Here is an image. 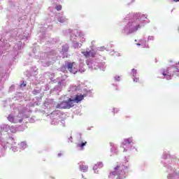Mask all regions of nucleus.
<instances>
[{
    "label": "nucleus",
    "mask_w": 179,
    "mask_h": 179,
    "mask_svg": "<svg viewBox=\"0 0 179 179\" xmlns=\"http://www.w3.org/2000/svg\"><path fill=\"white\" fill-rule=\"evenodd\" d=\"M55 9H56V10H62V6H61V5H56Z\"/></svg>",
    "instance_id": "12"
},
{
    "label": "nucleus",
    "mask_w": 179,
    "mask_h": 179,
    "mask_svg": "<svg viewBox=\"0 0 179 179\" xmlns=\"http://www.w3.org/2000/svg\"><path fill=\"white\" fill-rule=\"evenodd\" d=\"M86 143H87V142H84V143H78L77 145L78 148H81V149H83V147L84 146H86Z\"/></svg>",
    "instance_id": "10"
},
{
    "label": "nucleus",
    "mask_w": 179,
    "mask_h": 179,
    "mask_svg": "<svg viewBox=\"0 0 179 179\" xmlns=\"http://www.w3.org/2000/svg\"><path fill=\"white\" fill-rule=\"evenodd\" d=\"M103 164L102 162H98L97 164H96L94 166V168L93 169L94 170H97V169H101L103 167Z\"/></svg>",
    "instance_id": "6"
},
{
    "label": "nucleus",
    "mask_w": 179,
    "mask_h": 179,
    "mask_svg": "<svg viewBox=\"0 0 179 179\" xmlns=\"http://www.w3.org/2000/svg\"><path fill=\"white\" fill-rule=\"evenodd\" d=\"M88 167L87 166L83 165L80 167V170L83 173H86L87 171Z\"/></svg>",
    "instance_id": "8"
},
{
    "label": "nucleus",
    "mask_w": 179,
    "mask_h": 179,
    "mask_svg": "<svg viewBox=\"0 0 179 179\" xmlns=\"http://www.w3.org/2000/svg\"><path fill=\"white\" fill-rule=\"evenodd\" d=\"M58 22H59V23H65V22H66V18L64 17H60L58 18Z\"/></svg>",
    "instance_id": "9"
},
{
    "label": "nucleus",
    "mask_w": 179,
    "mask_h": 179,
    "mask_svg": "<svg viewBox=\"0 0 179 179\" xmlns=\"http://www.w3.org/2000/svg\"><path fill=\"white\" fill-rule=\"evenodd\" d=\"M127 143H129H129H131V142L129 141V139L124 140V142L122 143V145L124 146V145H127Z\"/></svg>",
    "instance_id": "14"
},
{
    "label": "nucleus",
    "mask_w": 179,
    "mask_h": 179,
    "mask_svg": "<svg viewBox=\"0 0 179 179\" xmlns=\"http://www.w3.org/2000/svg\"><path fill=\"white\" fill-rule=\"evenodd\" d=\"M71 107H73V99L69 98L68 101H63L58 103L56 106V108L64 110L66 108H71Z\"/></svg>",
    "instance_id": "2"
},
{
    "label": "nucleus",
    "mask_w": 179,
    "mask_h": 179,
    "mask_svg": "<svg viewBox=\"0 0 179 179\" xmlns=\"http://www.w3.org/2000/svg\"><path fill=\"white\" fill-rule=\"evenodd\" d=\"M90 57H96V52H93V51H90Z\"/></svg>",
    "instance_id": "13"
},
{
    "label": "nucleus",
    "mask_w": 179,
    "mask_h": 179,
    "mask_svg": "<svg viewBox=\"0 0 179 179\" xmlns=\"http://www.w3.org/2000/svg\"><path fill=\"white\" fill-rule=\"evenodd\" d=\"M82 54H83L84 57H86V58H87V57H90V53L88 51L82 52Z\"/></svg>",
    "instance_id": "11"
},
{
    "label": "nucleus",
    "mask_w": 179,
    "mask_h": 179,
    "mask_svg": "<svg viewBox=\"0 0 179 179\" xmlns=\"http://www.w3.org/2000/svg\"><path fill=\"white\" fill-rule=\"evenodd\" d=\"M138 29H141V25L140 24H138L136 28V30H138Z\"/></svg>",
    "instance_id": "18"
},
{
    "label": "nucleus",
    "mask_w": 179,
    "mask_h": 179,
    "mask_svg": "<svg viewBox=\"0 0 179 179\" xmlns=\"http://www.w3.org/2000/svg\"><path fill=\"white\" fill-rule=\"evenodd\" d=\"M85 97H86V94L82 95H76V97L73 100V103H80V101H82V100H83V99H85Z\"/></svg>",
    "instance_id": "4"
},
{
    "label": "nucleus",
    "mask_w": 179,
    "mask_h": 179,
    "mask_svg": "<svg viewBox=\"0 0 179 179\" xmlns=\"http://www.w3.org/2000/svg\"><path fill=\"white\" fill-rule=\"evenodd\" d=\"M128 166H129V164L128 163V161L124 160L122 163L117 162L116 167L114 168L115 171L110 172V173L108 176L109 178H113V177H115V176H118V177L116 179H124L125 178V176H121L120 173H118V171L121 170V171H124V170H127L128 169Z\"/></svg>",
    "instance_id": "1"
},
{
    "label": "nucleus",
    "mask_w": 179,
    "mask_h": 179,
    "mask_svg": "<svg viewBox=\"0 0 179 179\" xmlns=\"http://www.w3.org/2000/svg\"><path fill=\"white\" fill-rule=\"evenodd\" d=\"M7 120L9 121V122H11L12 124H17V122H20V124H21V122H23V119H20L19 121H17L15 119V116L12 115H9L7 117Z\"/></svg>",
    "instance_id": "3"
},
{
    "label": "nucleus",
    "mask_w": 179,
    "mask_h": 179,
    "mask_svg": "<svg viewBox=\"0 0 179 179\" xmlns=\"http://www.w3.org/2000/svg\"><path fill=\"white\" fill-rule=\"evenodd\" d=\"M132 73L133 75H136V70L135 69H132Z\"/></svg>",
    "instance_id": "16"
},
{
    "label": "nucleus",
    "mask_w": 179,
    "mask_h": 179,
    "mask_svg": "<svg viewBox=\"0 0 179 179\" xmlns=\"http://www.w3.org/2000/svg\"><path fill=\"white\" fill-rule=\"evenodd\" d=\"M137 45H141V44L138 43Z\"/></svg>",
    "instance_id": "19"
},
{
    "label": "nucleus",
    "mask_w": 179,
    "mask_h": 179,
    "mask_svg": "<svg viewBox=\"0 0 179 179\" xmlns=\"http://www.w3.org/2000/svg\"><path fill=\"white\" fill-rule=\"evenodd\" d=\"M162 75L164 76H166V78H169V79H171V76H170V74L169 73V71L167 70H164L162 71Z\"/></svg>",
    "instance_id": "7"
},
{
    "label": "nucleus",
    "mask_w": 179,
    "mask_h": 179,
    "mask_svg": "<svg viewBox=\"0 0 179 179\" xmlns=\"http://www.w3.org/2000/svg\"><path fill=\"white\" fill-rule=\"evenodd\" d=\"M73 65H75V62H69L67 64V69H69V72H71V73H73V71H72V69H73Z\"/></svg>",
    "instance_id": "5"
},
{
    "label": "nucleus",
    "mask_w": 179,
    "mask_h": 179,
    "mask_svg": "<svg viewBox=\"0 0 179 179\" xmlns=\"http://www.w3.org/2000/svg\"><path fill=\"white\" fill-rule=\"evenodd\" d=\"M134 82H139V78H134Z\"/></svg>",
    "instance_id": "17"
},
{
    "label": "nucleus",
    "mask_w": 179,
    "mask_h": 179,
    "mask_svg": "<svg viewBox=\"0 0 179 179\" xmlns=\"http://www.w3.org/2000/svg\"><path fill=\"white\" fill-rule=\"evenodd\" d=\"M178 2H179V0H178Z\"/></svg>",
    "instance_id": "20"
},
{
    "label": "nucleus",
    "mask_w": 179,
    "mask_h": 179,
    "mask_svg": "<svg viewBox=\"0 0 179 179\" xmlns=\"http://www.w3.org/2000/svg\"><path fill=\"white\" fill-rule=\"evenodd\" d=\"M20 87H26V84H24V81H23L22 83L20 84Z\"/></svg>",
    "instance_id": "15"
}]
</instances>
